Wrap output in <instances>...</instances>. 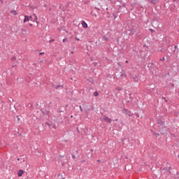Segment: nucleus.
Here are the masks:
<instances>
[{
	"mask_svg": "<svg viewBox=\"0 0 179 179\" xmlns=\"http://www.w3.org/2000/svg\"><path fill=\"white\" fill-rule=\"evenodd\" d=\"M102 121H105L106 122H108V124H111V118L107 116H103L102 118H101Z\"/></svg>",
	"mask_w": 179,
	"mask_h": 179,
	"instance_id": "obj_2",
	"label": "nucleus"
},
{
	"mask_svg": "<svg viewBox=\"0 0 179 179\" xmlns=\"http://www.w3.org/2000/svg\"><path fill=\"white\" fill-rule=\"evenodd\" d=\"M157 136H159V134H156Z\"/></svg>",
	"mask_w": 179,
	"mask_h": 179,
	"instance_id": "obj_17",
	"label": "nucleus"
},
{
	"mask_svg": "<svg viewBox=\"0 0 179 179\" xmlns=\"http://www.w3.org/2000/svg\"><path fill=\"white\" fill-rule=\"evenodd\" d=\"M115 121H118V120L117 119V120H115Z\"/></svg>",
	"mask_w": 179,
	"mask_h": 179,
	"instance_id": "obj_23",
	"label": "nucleus"
},
{
	"mask_svg": "<svg viewBox=\"0 0 179 179\" xmlns=\"http://www.w3.org/2000/svg\"><path fill=\"white\" fill-rule=\"evenodd\" d=\"M66 41H67L66 38L63 39V43H65Z\"/></svg>",
	"mask_w": 179,
	"mask_h": 179,
	"instance_id": "obj_12",
	"label": "nucleus"
},
{
	"mask_svg": "<svg viewBox=\"0 0 179 179\" xmlns=\"http://www.w3.org/2000/svg\"><path fill=\"white\" fill-rule=\"evenodd\" d=\"M131 114V112H129V115Z\"/></svg>",
	"mask_w": 179,
	"mask_h": 179,
	"instance_id": "obj_21",
	"label": "nucleus"
},
{
	"mask_svg": "<svg viewBox=\"0 0 179 179\" xmlns=\"http://www.w3.org/2000/svg\"><path fill=\"white\" fill-rule=\"evenodd\" d=\"M80 111H83V109H82V106H80Z\"/></svg>",
	"mask_w": 179,
	"mask_h": 179,
	"instance_id": "obj_13",
	"label": "nucleus"
},
{
	"mask_svg": "<svg viewBox=\"0 0 179 179\" xmlns=\"http://www.w3.org/2000/svg\"><path fill=\"white\" fill-rule=\"evenodd\" d=\"M11 14L13 15L14 16L17 15V13H16V10H11Z\"/></svg>",
	"mask_w": 179,
	"mask_h": 179,
	"instance_id": "obj_6",
	"label": "nucleus"
},
{
	"mask_svg": "<svg viewBox=\"0 0 179 179\" xmlns=\"http://www.w3.org/2000/svg\"><path fill=\"white\" fill-rule=\"evenodd\" d=\"M117 90H121V89H120V88H117Z\"/></svg>",
	"mask_w": 179,
	"mask_h": 179,
	"instance_id": "obj_16",
	"label": "nucleus"
},
{
	"mask_svg": "<svg viewBox=\"0 0 179 179\" xmlns=\"http://www.w3.org/2000/svg\"><path fill=\"white\" fill-rule=\"evenodd\" d=\"M17 160L19 161V160H20V159H17Z\"/></svg>",
	"mask_w": 179,
	"mask_h": 179,
	"instance_id": "obj_24",
	"label": "nucleus"
},
{
	"mask_svg": "<svg viewBox=\"0 0 179 179\" xmlns=\"http://www.w3.org/2000/svg\"><path fill=\"white\" fill-rule=\"evenodd\" d=\"M75 40H76V41H80V39L79 38H78V37H76Z\"/></svg>",
	"mask_w": 179,
	"mask_h": 179,
	"instance_id": "obj_9",
	"label": "nucleus"
},
{
	"mask_svg": "<svg viewBox=\"0 0 179 179\" xmlns=\"http://www.w3.org/2000/svg\"><path fill=\"white\" fill-rule=\"evenodd\" d=\"M24 173V171L23 170L20 169L17 172V176H18V177H22V176H23Z\"/></svg>",
	"mask_w": 179,
	"mask_h": 179,
	"instance_id": "obj_3",
	"label": "nucleus"
},
{
	"mask_svg": "<svg viewBox=\"0 0 179 179\" xmlns=\"http://www.w3.org/2000/svg\"><path fill=\"white\" fill-rule=\"evenodd\" d=\"M126 64H128V61H126Z\"/></svg>",
	"mask_w": 179,
	"mask_h": 179,
	"instance_id": "obj_19",
	"label": "nucleus"
},
{
	"mask_svg": "<svg viewBox=\"0 0 179 179\" xmlns=\"http://www.w3.org/2000/svg\"><path fill=\"white\" fill-rule=\"evenodd\" d=\"M29 20H31V22H36V23L38 24V22H37V15H36L35 14L29 16Z\"/></svg>",
	"mask_w": 179,
	"mask_h": 179,
	"instance_id": "obj_1",
	"label": "nucleus"
},
{
	"mask_svg": "<svg viewBox=\"0 0 179 179\" xmlns=\"http://www.w3.org/2000/svg\"><path fill=\"white\" fill-rule=\"evenodd\" d=\"M151 3H153V5H156V3H157V0H152Z\"/></svg>",
	"mask_w": 179,
	"mask_h": 179,
	"instance_id": "obj_7",
	"label": "nucleus"
},
{
	"mask_svg": "<svg viewBox=\"0 0 179 179\" xmlns=\"http://www.w3.org/2000/svg\"><path fill=\"white\" fill-rule=\"evenodd\" d=\"M30 17L29 15H24V23L29 22Z\"/></svg>",
	"mask_w": 179,
	"mask_h": 179,
	"instance_id": "obj_4",
	"label": "nucleus"
},
{
	"mask_svg": "<svg viewBox=\"0 0 179 179\" xmlns=\"http://www.w3.org/2000/svg\"><path fill=\"white\" fill-rule=\"evenodd\" d=\"M30 26H33V24H30Z\"/></svg>",
	"mask_w": 179,
	"mask_h": 179,
	"instance_id": "obj_18",
	"label": "nucleus"
},
{
	"mask_svg": "<svg viewBox=\"0 0 179 179\" xmlns=\"http://www.w3.org/2000/svg\"><path fill=\"white\" fill-rule=\"evenodd\" d=\"M15 59V57H13V60Z\"/></svg>",
	"mask_w": 179,
	"mask_h": 179,
	"instance_id": "obj_20",
	"label": "nucleus"
},
{
	"mask_svg": "<svg viewBox=\"0 0 179 179\" xmlns=\"http://www.w3.org/2000/svg\"><path fill=\"white\" fill-rule=\"evenodd\" d=\"M166 59L164 57L162 58V59H161V61H164Z\"/></svg>",
	"mask_w": 179,
	"mask_h": 179,
	"instance_id": "obj_14",
	"label": "nucleus"
},
{
	"mask_svg": "<svg viewBox=\"0 0 179 179\" xmlns=\"http://www.w3.org/2000/svg\"><path fill=\"white\" fill-rule=\"evenodd\" d=\"M52 41H54V40L50 41L49 43H52Z\"/></svg>",
	"mask_w": 179,
	"mask_h": 179,
	"instance_id": "obj_15",
	"label": "nucleus"
},
{
	"mask_svg": "<svg viewBox=\"0 0 179 179\" xmlns=\"http://www.w3.org/2000/svg\"><path fill=\"white\" fill-rule=\"evenodd\" d=\"M162 99V100H164L166 101V103H167V100H166V97L163 96Z\"/></svg>",
	"mask_w": 179,
	"mask_h": 179,
	"instance_id": "obj_10",
	"label": "nucleus"
},
{
	"mask_svg": "<svg viewBox=\"0 0 179 179\" xmlns=\"http://www.w3.org/2000/svg\"><path fill=\"white\" fill-rule=\"evenodd\" d=\"M94 96H95V97H97V96H99V92H95L94 93Z\"/></svg>",
	"mask_w": 179,
	"mask_h": 179,
	"instance_id": "obj_8",
	"label": "nucleus"
},
{
	"mask_svg": "<svg viewBox=\"0 0 179 179\" xmlns=\"http://www.w3.org/2000/svg\"><path fill=\"white\" fill-rule=\"evenodd\" d=\"M71 54H73V52H71Z\"/></svg>",
	"mask_w": 179,
	"mask_h": 179,
	"instance_id": "obj_22",
	"label": "nucleus"
},
{
	"mask_svg": "<svg viewBox=\"0 0 179 179\" xmlns=\"http://www.w3.org/2000/svg\"><path fill=\"white\" fill-rule=\"evenodd\" d=\"M81 24L84 29H87V23L85 21H82Z\"/></svg>",
	"mask_w": 179,
	"mask_h": 179,
	"instance_id": "obj_5",
	"label": "nucleus"
},
{
	"mask_svg": "<svg viewBox=\"0 0 179 179\" xmlns=\"http://www.w3.org/2000/svg\"><path fill=\"white\" fill-rule=\"evenodd\" d=\"M44 54H45L44 52H42L39 53V55H44Z\"/></svg>",
	"mask_w": 179,
	"mask_h": 179,
	"instance_id": "obj_11",
	"label": "nucleus"
}]
</instances>
